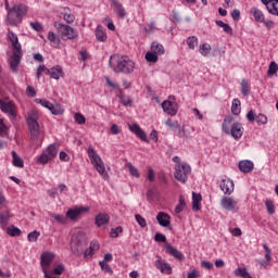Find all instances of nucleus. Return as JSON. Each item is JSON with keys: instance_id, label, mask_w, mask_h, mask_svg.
<instances>
[{"instance_id": "1", "label": "nucleus", "mask_w": 278, "mask_h": 278, "mask_svg": "<svg viewBox=\"0 0 278 278\" xmlns=\"http://www.w3.org/2000/svg\"><path fill=\"white\" fill-rule=\"evenodd\" d=\"M109 64L114 73H123L124 75H131L136 68V63L127 56L112 55Z\"/></svg>"}, {"instance_id": "2", "label": "nucleus", "mask_w": 278, "mask_h": 278, "mask_svg": "<svg viewBox=\"0 0 278 278\" xmlns=\"http://www.w3.org/2000/svg\"><path fill=\"white\" fill-rule=\"evenodd\" d=\"M222 129L227 136H231L235 140H240L244 134V127L238 123H233V116L228 115L224 118Z\"/></svg>"}, {"instance_id": "3", "label": "nucleus", "mask_w": 278, "mask_h": 278, "mask_svg": "<svg viewBox=\"0 0 278 278\" xmlns=\"http://www.w3.org/2000/svg\"><path fill=\"white\" fill-rule=\"evenodd\" d=\"M27 5L20 3L15 4L9 9L7 15V23L11 27H18L23 23V18H25V14H27Z\"/></svg>"}, {"instance_id": "4", "label": "nucleus", "mask_w": 278, "mask_h": 278, "mask_svg": "<svg viewBox=\"0 0 278 278\" xmlns=\"http://www.w3.org/2000/svg\"><path fill=\"white\" fill-rule=\"evenodd\" d=\"M39 118L40 116L37 111L33 110L28 113L27 125L31 140H41L42 138V130H40V124H38Z\"/></svg>"}, {"instance_id": "5", "label": "nucleus", "mask_w": 278, "mask_h": 278, "mask_svg": "<svg viewBox=\"0 0 278 278\" xmlns=\"http://www.w3.org/2000/svg\"><path fill=\"white\" fill-rule=\"evenodd\" d=\"M88 245V242L86 241V235L84 232L79 231L72 236L71 241V249L72 253L79 257V255H84V249Z\"/></svg>"}, {"instance_id": "6", "label": "nucleus", "mask_w": 278, "mask_h": 278, "mask_svg": "<svg viewBox=\"0 0 278 278\" xmlns=\"http://www.w3.org/2000/svg\"><path fill=\"white\" fill-rule=\"evenodd\" d=\"M87 152L88 157L97 173H99V175H103V173H105V164L103 163V160H101V156H99V153H97V150H94L92 147H89Z\"/></svg>"}, {"instance_id": "7", "label": "nucleus", "mask_w": 278, "mask_h": 278, "mask_svg": "<svg viewBox=\"0 0 278 278\" xmlns=\"http://www.w3.org/2000/svg\"><path fill=\"white\" fill-rule=\"evenodd\" d=\"M192 173V167L188 163H180L175 166L174 177L180 184H186L188 181V176Z\"/></svg>"}, {"instance_id": "8", "label": "nucleus", "mask_w": 278, "mask_h": 278, "mask_svg": "<svg viewBox=\"0 0 278 278\" xmlns=\"http://www.w3.org/2000/svg\"><path fill=\"white\" fill-rule=\"evenodd\" d=\"M54 27L59 34H61L63 38H67V40H75L78 36L77 30L66 24L54 22Z\"/></svg>"}, {"instance_id": "9", "label": "nucleus", "mask_w": 278, "mask_h": 278, "mask_svg": "<svg viewBox=\"0 0 278 278\" xmlns=\"http://www.w3.org/2000/svg\"><path fill=\"white\" fill-rule=\"evenodd\" d=\"M0 110L9 116L10 121H16L17 111L14 102L0 100Z\"/></svg>"}, {"instance_id": "10", "label": "nucleus", "mask_w": 278, "mask_h": 278, "mask_svg": "<svg viewBox=\"0 0 278 278\" xmlns=\"http://www.w3.org/2000/svg\"><path fill=\"white\" fill-rule=\"evenodd\" d=\"M58 155V146L55 144H50L39 156L38 163L39 164H47L48 162H51L53 157Z\"/></svg>"}, {"instance_id": "11", "label": "nucleus", "mask_w": 278, "mask_h": 278, "mask_svg": "<svg viewBox=\"0 0 278 278\" xmlns=\"http://www.w3.org/2000/svg\"><path fill=\"white\" fill-rule=\"evenodd\" d=\"M36 103H39V105H42V108H46L47 110L51 111V114L54 116H61V114H64V110L59 104L53 105L49 100L47 99H37Z\"/></svg>"}, {"instance_id": "12", "label": "nucleus", "mask_w": 278, "mask_h": 278, "mask_svg": "<svg viewBox=\"0 0 278 278\" xmlns=\"http://www.w3.org/2000/svg\"><path fill=\"white\" fill-rule=\"evenodd\" d=\"M220 205L226 212H238L240 206L238 205V200L233 197L222 198Z\"/></svg>"}, {"instance_id": "13", "label": "nucleus", "mask_w": 278, "mask_h": 278, "mask_svg": "<svg viewBox=\"0 0 278 278\" xmlns=\"http://www.w3.org/2000/svg\"><path fill=\"white\" fill-rule=\"evenodd\" d=\"M53 260H55V254L52 252H43L40 257V264L42 268V273H47L49 268H51V264L53 263Z\"/></svg>"}, {"instance_id": "14", "label": "nucleus", "mask_w": 278, "mask_h": 278, "mask_svg": "<svg viewBox=\"0 0 278 278\" xmlns=\"http://www.w3.org/2000/svg\"><path fill=\"white\" fill-rule=\"evenodd\" d=\"M154 266L157 270H160L163 275H173V267L166 261L162 258V256H156V261Z\"/></svg>"}, {"instance_id": "15", "label": "nucleus", "mask_w": 278, "mask_h": 278, "mask_svg": "<svg viewBox=\"0 0 278 278\" xmlns=\"http://www.w3.org/2000/svg\"><path fill=\"white\" fill-rule=\"evenodd\" d=\"M8 40L11 42L13 52L15 53H23V48L21 46V42H18V36L12 31H8Z\"/></svg>"}, {"instance_id": "16", "label": "nucleus", "mask_w": 278, "mask_h": 278, "mask_svg": "<svg viewBox=\"0 0 278 278\" xmlns=\"http://www.w3.org/2000/svg\"><path fill=\"white\" fill-rule=\"evenodd\" d=\"M219 188H220L222 192H224V194H228V197H229V195L233 194L236 185L233 184V180H231L229 178H225L222 180Z\"/></svg>"}, {"instance_id": "17", "label": "nucleus", "mask_w": 278, "mask_h": 278, "mask_svg": "<svg viewBox=\"0 0 278 278\" xmlns=\"http://www.w3.org/2000/svg\"><path fill=\"white\" fill-rule=\"evenodd\" d=\"M162 109L165 112V114H168L169 116H175L179 111V108L177 106V102H172L168 100H165L162 103Z\"/></svg>"}, {"instance_id": "18", "label": "nucleus", "mask_w": 278, "mask_h": 278, "mask_svg": "<svg viewBox=\"0 0 278 278\" xmlns=\"http://www.w3.org/2000/svg\"><path fill=\"white\" fill-rule=\"evenodd\" d=\"M99 249H100L99 241L92 240L90 242L89 249H86L83 252L84 260H92V255H94V253H97V251H99Z\"/></svg>"}, {"instance_id": "19", "label": "nucleus", "mask_w": 278, "mask_h": 278, "mask_svg": "<svg viewBox=\"0 0 278 278\" xmlns=\"http://www.w3.org/2000/svg\"><path fill=\"white\" fill-rule=\"evenodd\" d=\"M128 127L129 130L135 134L137 138H140V140H142L143 142H149V140L147 139V132H144V130H142V128H140L138 124H129Z\"/></svg>"}, {"instance_id": "20", "label": "nucleus", "mask_w": 278, "mask_h": 278, "mask_svg": "<svg viewBox=\"0 0 278 278\" xmlns=\"http://www.w3.org/2000/svg\"><path fill=\"white\" fill-rule=\"evenodd\" d=\"M165 250L168 255H172V257H175L176 260H179L180 262L186 260V256L181 251L175 249V247L170 245V243H165Z\"/></svg>"}, {"instance_id": "21", "label": "nucleus", "mask_w": 278, "mask_h": 278, "mask_svg": "<svg viewBox=\"0 0 278 278\" xmlns=\"http://www.w3.org/2000/svg\"><path fill=\"white\" fill-rule=\"evenodd\" d=\"M263 249L266 252L265 253V261H260L258 264L263 266V268H268L270 266V262H273V251L268 247V244L264 243Z\"/></svg>"}, {"instance_id": "22", "label": "nucleus", "mask_w": 278, "mask_h": 278, "mask_svg": "<svg viewBox=\"0 0 278 278\" xmlns=\"http://www.w3.org/2000/svg\"><path fill=\"white\" fill-rule=\"evenodd\" d=\"M83 212H88V208H70L65 214V218L66 220H77V218H79V215L83 214Z\"/></svg>"}, {"instance_id": "23", "label": "nucleus", "mask_w": 278, "mask_h": 278, "mask_svg": "<svg viewBox=\"0 0 278 278\" xmlns=\"http://www.w3.org/2000/svg\"><path fill=\"white\" fill-rule=\"evenodd\" d=\"M156 220L161 227H167L170 229V215L165 212H159L156 215Z\"/></svg>"}, {"instance_id": "24", "label": "nucleus", "mask_w": 278, "mask_h": 278, "mask_svg": "<svg viewBox=\"0 0 278 278\" xmlns=\"http://www.w3.org/2000/svg\"><path fill=\"white\" fill-rule=\"evenodd\" d=\"M23 58V52H13L10 59V67L13 73H16L18 65L21 64V59Z\"/></svg>"}, {"instance_id": "25", "label": "nucleus", "mask_w": 278, "mask_h": 278, "mask_svg": "<svg viewBox=\"0 0 278 278\" xmlns=\"http://www.w3.org/2000/svg\"><path fill=\"white\" fill-rule=\"evenodd\" d=\"M250 12L254 17V21H256V23H266V15H264V12H262V10L257 9V7H253L250 10Z\"/></svg>"}, {"instance_id": "26", "label": "nucleus", "mask_w": 278, "mask_h": 278, "mask_svg": "<svg viewBox=\"0 0 278 278\" xmlns=\"http://www.w3.org/2000/svg\"><path fill=\"white\" fill-rule=\"evenodd\" d=\"M47 75H49L52 79H60V77H64V72L60 65L50 68L47 71Z\"/></svg>"}, {"instance_id": "27", "label": "nucleus", "mask_w": 278, "mask_h": 278, "mask_svg": "<svg viewBox=\"0 0 278 278\" xmlns=\"http://www.w3.org/2000/svg\"><path fill=\"white\" fill-rule=\"evenodd\" d=\"M10 218H12V213L10 211L0 212L1 229H5V227H8V223H10Z\"/></svg>"}, {"instance_id": "28", "label": "nucleus", "mask_w": 278, "mask_h": 278, "mask_svg": "<svg viewBox=\"0 0 278 278\" xmlns=\"http://www.w3.org/2000/svg\"><path fill=\"white\" fill-rule=\"evenodd\" d=\"M96 38L98 42H106L108 41V33L103 26H97L96 28Z\"/></svg>"}, {"instance_id": "29", "label": "nucleus", "mask_w": 278, "mask_h": 278, "mask_svg": "<svg viewBox=\"0 0 278 278\" xmlns=\"http://www.w3.org/2000/svg\"><path fill=\"white\" fill-rule=\"evenodd\" d=\"M60 12H61L64 21L67 22L68 24L75 22V15L73 13H71V9H68V7L61 8Z\"/></svg>"}, {"instance_id": "30", "label": "nucleus", "mask_w": 278, "mask_h": 278, "mask_svg": "<svg viewBox=\"0 0 278 278\" xmlns=\"http://www.w3.org/2000/svg\"><path fill=\"white\" fill-rule=\"evenodd\" d=\"M113 10L119 15L121 18H125L127 16V11H125L123 4L116 0H113Z\"/></svg>"}, {"instance_id": "31", "label": "nucleus", "mask_w": 278, "mask_h": 278, "mask_svg": "<svg viewBox=\"0 0 278 278\" xmlns=\"http://www.w3.org/2000/svg\"><path fill=\"white\" fill-rule=\"evenodd\" d=\"M108 223H110V215L105 213H100L96 216L97 227H103V225H108Z\"/></svg>"}, {"instance_id": "32", "label": "nucleus", "mask_w": 278, "mask_h": 278, "mask_svg": "<svg viewBox=\"0 0 278 278\" xmlns=\"http://www.w3.org/2000/svg\"><path fill=\"white\" fill-rule=\"evenodd\" d=\"M202 200L203 198L201 197V194L192 192V210L194 212H199V210H201Z\"/></svg>"}, {"instance_id": "33", "label": "nucleus", "mask_w": 278, "mask_h": 278, "mask_svg": "<svg viewBox=\"0 0 278 278\" xmlns=\"http://www.w3.org/2000/svg\"><path fill=\"white\" fill-rule=\"evenodd\" d=\"M254 165L253 162L251 161H240L239 162V170H241V173H251V170H253Z\"/></svg>"}, {"instance_id": "34", "label": "nucleus", "mask_w": 278, "mask_h": 278, "mask_svg": "<svg viewBox=\"0 0 278 278\" xmlns=\"http://www.w3.org/2000/svg\"><path fill=\"white\" fill-rule=\"evenodd\" d=\"M11 155L13 157V161H12L13 166H15L16 168L25 167V162H23V159H21V156L17 155L16 151H12Z\"/></svg>"}, {"instance_id": "35", "label": "nucleus", "mask_w": 278, "mask_h": 278, "mask_svg": "<svg viewBox=\"0 0 278 278\" xmlns=\"http://www.w3.org/2000/svg\"><path fill=\"white\" fill-rule=\"evenodd\" d=\"M231 112L235 116H239V114L242 112V103L240 102V99L232 100Z\"/></svg>"}, {"instance_id": "36", "label": "nucleus", "mask_w": 278, "mask_h": 278, "mask_svg": "<svg viewBox=\"0 0 278 278\" xmlns=\"http://www.w3.org/2000/svg\"><path fill=\"white\" fill-rule=\"evenodd\" d=\"M267 10L269 14L278 16V0H269L267 3Z\"/></svg>"}, {"instance_id": "37", "label": "nucleus", "mask_w": 278, "mask_h": 278, "mask_svg": "<svg viewBox=\"0 0 278 278\" xmlns=\"http://www.w3.org/2000/svg\"><path fill=\"white\" fill-rule=\"evenodd\" d=\"M151 51L154 52L156 55H164L165 53L164 46L156 41H153L151 43Z\"/></svg>"}, {"instance_id": "38", "label": "nucleus", "mask_w": 278, "mask_h": 278, "mask_svg": "<svg viewBox=\"0 0 278 278\" xmlns=\"http://www.w3.org/2000/svg\"><path fill=\"white\" fill-rule=\"evenodd\" d=\"M165 125L170 129H178V134L180 135H181V131H184V127L179 126V123L177 121L167 119L165 122Z\"/></svg>"}, {"instance_id": "39", "label": "nucleus", "mask_w": 278, "mask_h": 278, "mask_svg": "<svg viewBox=\"0 0 278 278\" xmlns=\"http://www.w3.org/2000/svg\"><path fill=\"white\" fill-rule=\"evenodd\" d=\"M187 46L189 49L194 51L197 47L199 46V38L197 36H191L187 39Z\"/></svg>"}, {"instance_id": "40", "label": "nucleus", "mask_w": 278, "mask_h": 278, "mask_svg": "<svg viewBox=\"0 0 278 278\" xmlns=\"http://www.w3.org/2000/svg\"><path fill=\"white\" fill-rule=\"evenodd\" d=\"M241 92L244 97H249L251 94V85L249 84V80L241 81Z\"/></svg>"}, {"instance_id": "41", "label": "nucleus", "mask_w": 278, "mask_h": 278, "mask_svg": "<svg viewBox=\"0 0 278 278\" xmlns=\"http://www.w3.org/2000/svg\"><path fill=\"white\" fill-rule=\"evenodd\" d=\"M126 167L128 168L131 177H136V179H140V172H138V168L136 166H134V164L127 163Z\"/></svg>"}, {"instance_id": "42", "label": "nucleus", "mask_w": 278, "mask_h": 278, "mask_svg": "<svg viewBox=\"0 0 278 278\" xmlns=\"http://www.w3.org/2000/svg\"><path fill=\"white\" fill-rule=\"evenodd\" d=\"M119 99H121L123 105H125L126 108L127 106L130 108V105H132V103H134V100L131 99V97L125 96V93H123V92L119 93Z\"/></svg>"}, {"instance_id": "43", "label": "nucleus", "mask_w": 278, "mask_h": 278, "mask_svg": "<svg viewBox=\"0 0 278 278\" xmlns=\"http://www.w3.org/2000/svg\"><path fill=\"white\" fill-rule=\"evenodd\" d=\"M7 233L12 238H16L17 236H21V229H18L16 226H10L7 228Z\"/></svg>"}, {"instance_id": "44", "label": "nucleus", "mask_w": 278, "mask_h": 278, "mask_svg": "<svg viewBox=\"0 0 278 278\" xmlns=\"http://www.w3.org/2000/svg\"><path fill=\"white\" fill-rule=\"evenodd\" d=\"M210 51H212V46L210 43H202L199 48V52L204 56H207Z\"/></svg>"}, {"instance_id": "45", "label": "nucleus", "mask_w": 278, "mask_h": 278, "mask_svg": "<svg viewBox=\"0 0 278 278\" xmlns=\"http://www.w3.org/2000/svg\"><path fill=\"white\" fill-rule=\"evenodd\" d=\"M159 54H156L155 52H152V50H150L149 52L146 53V60L147 62H151L152 64H155V62H157Z\"/></svg>"}, {"instance_id": "46", "label": "nucleus", "mask_w": 278, "mask_h": 278, "mask_svg": "<svg viewBox=\"0 0 278 278\" xmlns=\"http://www.w3.org/2000/svg\"><path fill=\"white\" fill-rule=\"evenodd\" d=\"M51 218H54L56 223H60V225H66V216L64 215H58L55 213H50Z\"/></svg>"}, {"instance_id": "47", "label": "nucleus", "mask_w": 278, "mask_h": 278, "mask_svg": "<svg viewBox=\"0 0 278 278\" xmlns=\"http://www.w3.org/2000/svg\"><path fill=\"white\" fill-rule=\"evenodd\" d=\"M277 71H278V64H277V62H275V61L270 62L269 67H268V71H267V75H268L269 77H273V75H276V74H277Z\"/></svg>"}, {"instance_id": "48", "label": "nucleus", "mask_w": 278, "mask_h": 278, "mask_svg": "<svg viewBox=\"0 0 278 278\" xmlns=\"http://www.w3.org/2000/svg\"><path fill=\"white\" fill-rule=\"evenodd\" d=\"M99 266L103 271L108 273V275H114V270H112V267H110V264L105 263V261H100Z\"/></svg>"}, {"instance_id": "49", "label": "nucleus", "mask_w": 278, "mask_h": 278, "mask_svg": "<svg viewBox=\"0 0 278 278\" xmlns=\"http://www.w3.org/2000/svg\"><path fill=\"white\" fill-rule=\"evenodd\" d=\"M38 238H40V232L35 230L27 235L28 242H37Z\"/></svg>"}, {"instance_id": "50", "label": "nucleus", "mask_w": 278, "mask_h": 278, "mask_svg": "<svg viewBox=\"0 0 278 278\" xmlns=\"http://www.w3.org/2000/svg\"><path fill=\"white\" fill-rule=\"evenodd\" d=\"M266 210L268 214H275V202L273 200H266L265 202Z\"/></svg>"}, {"instance_id": "51", "label": "nucleus", "mask_w": 278, "mask_h": 278, "mask_svg": "<svg viewBox=\"0 0 278 278\" xmlns=\"http://www.w3.org/2000/svg\"><path fill=\"white\" fill-rule=\"evenodd\" d=\"M184 207H186V201L184 200V198H180L179 203L175 207V213L181 214V212H184Z\"/></svg>"}, {"instance_id": "52", "label": "nucleus", "mask_w": 278, "mask_h": 278, "mask_svg": "<svg viewBox=\"0 0 278 278\" xmlns=\"http://www.w3.org/2000/svg\"><path fill=\"white\" fill-rule=\"evenodd\" d=\"M255 122L257 125H266V123H268V117H266L264 114H258L255 117Z\"/></svg>"}, {"instance_id": "53", "label": "nucleus", "mask_w": 278, "mask_h": 278, "mask_svg": "<svg viewBox=\"0 0 278 278\" xmlns=\"http://www.w3.org/2000/svg\"><path fill=\"white\" fill-rule=\"evenodd\" d=\"M235 275H236L237 277L247 278V277H249V271H247V268H240V267H238V268L235 270Z\"/></svg>"}, {"instance_id": "54", "label": "nucleus", "mask_w": 278, "mask_h": 278, "mask_svg": "<svg viewBox=\"0 0 278 278\" xmlns=\"http://www.w3.org/2000/svg\"><path fill=\"white\" fill-rule=\"evenodd\" d=\"M135 219L138 223L139 227H142V228L147 227V219H144V217H142V215L136 214Z\"/></svg>"}, {"instance_id": "55", "label": "nucleus", "mask_w": 278, "mask_h": 278, "mask_svg": "<svg viewBox=\"0 0 278 278\" xmlns=\"http://www.w3.org/2000/svg\"><path fill=\"white\" fill-rule=\"evenodd\" d=\"M74 118L78 125H85L86 124V117L81 113H75Z\"/></svg>"}, {"instance_id": "56", "label": "nucleus", "mask_w": 278, "mask_h": 278, "mask_svg": "<svg viewBox=\"0 0 278 278\" xmlns=\"http://www.w3.org/2000/svg\"><path fill=\"white\" fill-rule=\"evenodd\" d=\"M48 40L50 42H53L54 45H60V39H58V37L55 36V33L53 31L48 33Z\"/></svg>"}, {"instance_id": "57", "label": "nucleus", "mask_w": 278, "mask_h": 278, "mask_svg": "<svg viewBox=\"0 0 278 278\" xmlns=\"http://www.w3.org/2000/svg\"><path fill=\"white\" fill-rule=\"evenodd\" d=\"M54 275H56V277H60V275H62V273H64V266L62 264H59L56 267L53 268V270H51Z\"/></svg>"}, {"instance_id": "58", "label": "nucleus", "mask_w": 278, "mask_h": 278, "mask_svg": "<svg viewBox=\"0 0 278 278\" xmlns=\"http://www.w3.org/2000/svg\"><path fill=\"white\" fill-rule=\"evenodd\" d=\"M47 71H50L49 68H47V66L39 65V67L37 70V79H40L42 73H45L47 75Z\"/></svg>"}, {"instance_id": "59", "label": "nucleus", "mask_w": 278, "mask_h": 278, "mask_svg": "<svg viewBox=\"0 0 278 278\" xmlns=\"http://www.w3.org/2000/svg\"><path fill=\"white\" fill-rule=\"evenodd\" d=\"M30 27L35 30V31H42V24L38 23V22H30Z\"/></svg>"}, {"instance_id": "60", "label": "nucleus", "mask_w": 278, "mask_h": 278, "mask_svg": "<svg viewBox=\"0 0 278 278\" xmlns=\"http://www.w3.org/2000/svg\"><path fill=\"white\" fill-rule=\"evenodd\" d=\"M155 242H166V236L164 233L157 232L154 236Z\"/></svg>"}, {"instance_id": "61", "label": "nucleus", "mask_w": 278, "mask_h": 278, "mask_svg": "<svg viewBox=\"0 0 278 278\" xmlns=\"http://www.w3.org/2000/svg\"><path fill=\"white\" fill-rule=\"evenodd\" d=\"M8 126L3 122V118H0V136H3V134H7Z\"/></svg>"}, {"instance_id": "62", "label": "nucleus", "mask_w": 278, "mask_h": 278, "mask_svg": "<svg viewBox=\"0 0 278 278\" xmlns=\"http://www.w3.org/2000/svg\"><path fill=\"white\" fill-rule=\"evenodd\" d=\"M155 29H156V26H155L154 22L148 24L146 27L147 34H153V31H155Z\"/></svg>"}, {"instance_id": "63", "label": "nucleus", "mask_w": 278, "mask_h": 278, "mask_svg": "<svg viewBox=\"0 0 278 278\" xmlns=\"http://www.w3.org/2000/svg\"><path fill=\"white\" fill-rule=\"evenodd\" d=\"M266 29L270 30L275 27V22L273 20H265V22H263Z\"/></svg>"}, {"instance_id": "64", "label": "nucleus", "mask_w": 278, "mask_h": 278, "mask_svg": "<svg viewBox=\"0 0 278 278\" xmlns=\"http://www.w3.org/2000/svg\"><path fill=\"white\" fill-rule=\"evenodd\" d=\"M43 275H45V278H60V276L49 270L43 271Z\"/></svg>"}]
</instances>
